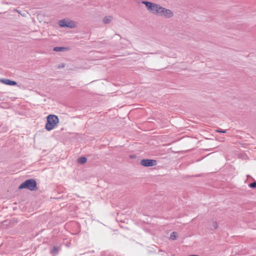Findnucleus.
I'll return each mask as SVG.
<instances>
[{
	"label": "nucleus",
	"instance_id": "1",
	"mask_svg": "<svg viewBox=\"0 0 256 256\" xmlns=\"http://www.w3.org/2000/svg\"><path fill=\"white\" fill-rule=\"evenodd\" d=\"M142 3L146 6L149 12L154 14L164 16L166 18H170L173 16V12L171 10L166 9L160 5L146 0L142 1Z\"/></svg>",
	"mask_w": 256,
	"mask_h": 256
},
{
	"label": "nucleus",
	"instance_id": "2",
	"mask_svg": "<svg viewBox=\"0 0 256 256\" xmlns=\"http://www.w3.org/2000/svg\"><path fill=\"white\" fill-rule=\"evenodd\" d=\"M46 118L45 128L48 131L53 130L59 123L58 118L56 115L49 114L48 116Z\"/></svg>",
	"mask_w": 256,
	"mask_h": 256
},
{
	"label": "nucleus",
	"instance_id": "3",
	"mask_svg": "<svg viewBox=\"0 0 256 256\" xmlns=\"http://www.w3.org/2000/svg\"><path fill=\"white\" fill-rule=\"evenodd\" d=\"M24 188L28 189L30 191H36L38 190L37 182L34 179L30 178L22 182L18 186L19 190Z\"/></svg>",
	"mask_w": 256,
	"mask_h": 256
},
{
	"label": "nucleus",
	"instance_id": "4",
	"mask_svg": "<svg viewBox=\"0 0 256 256\" xmlns=\"http://www.w3.org/2000/svg\"><path fill=\"white\" fill-rule=\"evenodd\" d=\"M58 25L61 28H74L76 27L75 22L72 20H61L58 22Z\"/></svg>",
	"mask_w": 256,
	"mask_h": 256
},
{
	"label": "nucleus",
	"instance_id": "5",
	"mask_svg": "<svg viewBox=\"0 0 256 256\" xmlns=\"http://www.w3.org/2000/svg\"><path fill=\"white\" fill-rule=\"evenodd\" d=\"M140 164L144 167H150L156 166L158 162L155 160L146 158L142 160Z\"/></svg>",
	"mask_w": 256,
	"mask_h": 256
},
{
	"label": "nucleus",
	"instance_id": "6",
	"mask_svg": "<svg viewBox=\"0 0 256 256\" xmlns=\"http://www.w3.org/2000/svg\"><path fill=\"white\" fill-rule=\"evenodd\" d=\"M0 82L8 86H14L17 85L16 82L10 79L1 78L0 79Z\"/></svg>",
	"mask_w": 256,
	"mask_h": 256
},
{
	"label": "nucleus",
	"instance_id": "7",
	"mask_svg": "<svg viewBox=\"0 0 256 256\" xmlns=\"http://www.w3.org/2000/svg\"><path fill=\"white\" fill-rule=\"evenodd\" d=\"M69 50L68 47L64 46H56L54 48L53 50L54 52H65Z\"/></svg>",
	"mask_w": 256,
	"mask_h": 256
},
{
	"label": "nucleus",
	"instance_id": "8",
	"mask_svg": "<svg viewBox=\"0 0 256 256\" xmlns=\"http://www.w3.org/2000/svg\"><path fill=\"white\" fill-rule=\"evenodd\" d=\"M60 248L58 246H54L52 249L50 250V254L53 256H56L58 253Z\"/></svg>",
	"mask_w": 256,
	"mask_h": 256
},
{
	"label": "nucleus",
	"instance_id": "9",
	"mask_svg": "<svg viewBox=\"0 0 256 256\" xmlns=\"http://www.w3.org/2000/svg\"><path fill=\"white\" fill-rule=\"evenodd\" d=\"M112 20V16H106L104 18L102 22L105 24H108Z\"/></svg>",
	"mask_w": 256,
	"mask_h": 256
},
{
	"label": "nucleus",
	"instance_id": "10",
	"mask_svg": "<svg viewBox=\"0 0 256 256\" xmlns=\"http://www.w3.org/2000/svg\"><path fill=\"white\" fill-rule=\"evenodd\" d=\"M87 161V158L85 156H81L78 159V162L80 164H84Z\"/></svg>",
	"mask_w": 256,
	"mask_h": 256
},
{
	"label": "nucleus",
	"instance_id": "11",
	"mask_svg": "<svg viewBox=\"0 0 256 256\" xmlns=\"http://www.w3.org/2000/svg\"><path fill=\"white\" fill-rule=\"evenodd\" d=\"M178 236L177 232H173L171 233L170 235V238L172 240H176Z\"/></svg>",
	"mask_w": 256,
	"mask_h": 256
},
{
	"label": "nucleus",
	"instance_id": "12",
	"mask_svg": "<svg viewBox=\"0 0 256 256\" xmlns=\"http://www.w3.org/2000/svg\"><path fill=\"white\" fill-rule=\"evenodd\" d=\"M250 188H256V181L254 180V182L250 183L248 184Z\"/></svg>",
	"mask_w": 256,
	"mask_h": 256
},
{
	"label": "nucleus",
	"instance_id": "13",
	"mask_svg": "<svg viewBox=\"0 0 256 256\" xmlns=\"http://www.w3.org/2000/svg\"><path fill=\"white\" fill-rule=\"evenodd\" d=\"M218 228V224L216 222H213L211 226V229H216Z\"/></svg>",
	"mask_w": 256,
	"mask_h": 256
},
{
	"label": "nucleus",
	"instance_id": "14",
	"mask_svg": "<svg viewBox=\"0 0 256 256\" xmlns=\"http://www.w3.org/2000/svg\"><path fill=\"white\" fill-rule=\"evenodd\" d=\"M65 67V64L64 63H62L60 64H58V66H56V68L58 69L62 68Z\"/></svg>",
	"mask_w": 256,
	"mask_h": 256
},
{
	"label": "nucleus",
	"instance_id": "15",
	"mask_svg": "<svg viewBox=\"0 0 256 256\" xmlns=\"http://www.w3.org/2000/svg\"><path fill=\"white\" fill-rule=\"evenodd\" d=\"M216 132H220V133H226V130H222L220 128H218L216 130Z\"/></svg>",
	"mask_w": 256,
	"mask_h": 256
},
{
	"label": "nucleus",
	"instance_id": "16",
	"mask_svg": "<svg viewBox=\"0 0 256 256\" xmlns=\"http://www.w3.org/2000/svg\"><path fill=\"white\" fill-rule=\"evenodd\" d=\"M3 224L8 225L9 224L8 220H4L2 222Z\"/></svg>",
	"mask_w": 256,
	"mask_h": 256
},
{
	"label": "nucleus",
	"instance_id": "17",
	"mask_svg": "<svg viewBox=\"0 0 256 256\" xmlns=\"http://www.w3.org/2000/svg\"><path fill=\"white\" fill-rule=\"evenodd\" d=\"M130 158H136V156L135 155H131L130 156Z\"/></svg>",
	"mask_w": 256,
	"mask_h": 256
}]
</instances>
